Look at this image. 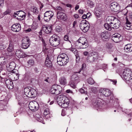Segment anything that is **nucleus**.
I'll list each match as a JSON object with an SVG mask.
<instances>
[{
	"instance_id": "obj_1",
	"label": "nucleus",
	"mask_w": 132,
	"mask_h": 132,
	"mask_svg": "<svg viewBox=\"0 0 132 132\" xmlns=\"http://www.w3.org/2000/svg\"><path fill=\"white\" fill-rule=\"evenodd\" d=\"M57 100L58 105L63 108L68 107L70 103V101L68 98L63 95L59 96Z\"/></svg>"
},
{
	"instance_id": "obj_2",
	"label": "nucleus",
	"mask_w": 132,
	"mask_h": 132,
	"mask_svg": "<svg viewBox=\"0 0 132 132\" xmlns=\"http://www.w3.org/2000/svg\"><path fill=\"white\" fill-rule=\"evenodd\" d=\"M57 62L59 64L61 65H65L68 62L67 55L64 53L60 54L57 57Z\"/></svg>"
},
{
	"instance_id": "obj_3",
	"label": "nucleus",
	"mask_w": 132,
	"mask_h": 132,
	"mask_svg": "<svg viewBox=\"0 0 132 132\" xmlns=\"http://www.w3.org/2000/svg\"><path fill=\"white\" fill-rule=\"evenodd\" d=\"M76 44L77 48L82 49L87 48L89 45L86 39L84 37L80 38Z\"/></svg>"
},
{
	"instance_id": "obj_4",
	"label": "nucleus",
	"mask_w": 132,
	"mask_h": 132,
	"mask_svg": "<svg viewBox=\"0 0 132 132\" xmlns=\"http://www.w3.org/2000/svg\"><path fill=\"white\" fill-rule=\"evenodd\" d=\"M62 90V88L60 86L54 84L51 87L49 92L52 94L57 95L61 92Z\"/></svg>"
},
{
	"instance_id": "obj_5",
	"label": "nucleus",
	"mask_w": 132,
	"mask_h": 132,
	"mask_svg": "<svg viewBox=\"0 0 132 132\" xmlns=\"http://www.w3.org/2000/svg\"><path fill=\"white\" fill-rule=\"evenodd\" d=\"M50 42L52 46L55 47L60 44V39L58 36L54 35L50 38Z\"/></svg>"
},
{
	"instance_id": "obj_6",
	"label": "nucleus",
	"mask_w": 132,
	"mask_h": 132,
	"mask_svg": "<svg viewBox=\"0 0 132 132\" xmlns=\"http://www.w3.org/2000/svg\"><path fill=\"white\" fill-rule=\"evenodd\" d=\"M122 77L124 80L129 81L132 79V72L129 69L125 70Z\"/></svg>"
},
{
	"instance_id": "obj_7",
	"label": "nucleus",
	"mask_w": 132,
	"mask_h": 132,
	"mask_svg": "<svg viewBox=\"0 0 132 132\" xmlns=\"http://www.w3.org/2000/svg\"><path fill=\"white\" fill-rule=\"evenodd\" d=\"M80 29L82 31L85 32L87 31L89 28V24L88 22L86 20H82L80 24Z\"/></svg>"
},
{
	"instance_id": "obj_8",
	"label": "nucleus",
	"mask_w": 132,
	"mask_h": 132,
	"mask_svg": "<svg viewBox=\"0 0 132 132\" xmlns=\"http://www.w3.org/2000/svg\"><path fill=\"white\" fill-rule=\"evenodd\" d=\"M22 43L21 47L24 49L28 48L30 45L29 39L27 36L23 38L22 40Z\"/></svg>"
},
{
	"instance_id": "obj_9",
	"label": "nucleus",
	"mask_w": 132,
	"mask_h": 132,
	"mask_svg": "<svg viewBox=\"0 0 132 132\" xmlns=\"http://www.w3.org/2000/svg\"><path fill=\"white\" fill-rule=\"evenodd\" d=\"M111 11L113 12H118L120 10V7L118 3L115 2L111 3L110 5Z\"/></svg>"
},
{
	"instance_id": "obj_10",
	"label": "nucleus",
	"mask_w": 132,
	"mask_h": 132,
	"mask_svg": "<svg viewBox=\"0 0 132 132\" xmlns=\"http://www.w3.org/2000/svg\"><path fill=\"white\" fill-rule=\"evenodd\" d=\"M29 107L31 111H36L38 109V105L36 101L31 102L29 104Z\"/></svg>"
},
{
	"instance_id": "obj_11",
	"label": "nucleus",
	"mask_w": 132,
	"mask_h": 132,
	"mask_svg": "<svg viewBox=\"0 0 132 132\" xmlns=\"http://www.w3.org/2000/svg\"><path fill=\"white\" fill-rule=\"evenodd\" d=\"M53 12L51 11H47L44 14V20L46 21H49L53 15Z\"/></svg>"
},
{
	"instance_id": "obj_12",
	"label": "nucleus",
	"mask_w": 132,
	"mask_h": 132,
	"mask_svg": "<svg viewBox=\"0 0 132 132\" xmlns=\"http://www.w3.org/2000/svg\"><path fill=\"white\" fill-rule=\"evenodd\" d=\"M57 16L58 19L63 20L64 21L66 20L67 19L66 15L64 13L60 11H58Z\"/></svg>"
},
{
	"instance_id": "obj_13",
	"label": "nucleus",
	"mask_w": 132,
	"mask_h": 132,
	"mask_svg": "<svg viewBox=\"0 0 132 132\" xmlns=\"http://www.w3.org/2000/svg\"><path fill=\"white\" fill-rule=\"evenodd\" d=\"M44 111V115L46 119L50 118V110L47 105H45L43 106Z\"/></svg>"
},
{
	"instance_id": "obj_14",
	"label": "nucleus",
	"mask_w": 132,
	"mask_h": 132,
	"mask_svg": "<svg viewBox=\"0 0 132 132\" xmlns=\"http://www.w3.org/2000/svg\"><path fill=\"white\" fill-rule=\"evenodd\" d=\"M100 92L106 97L109 96L110 94V93H111V92L110 90L105 88L101 89L100 90Z\"/></svg>"
},
{
	"instance_id": "obj_15",
	"label": "nucleus",
	"mask_w": 132,
	"mask_h": 132,
	"mask_svg": "<svg viewBox=\"0 0 132 132\" xmlns=\"http://www.w3.org/2000/svg\"><path fill=\"white\" fill-rule=\"evenodd\" d=\"M21 29V26L19 24H14L11 27L12 30L15 32H18Z\"/></svg>"
},
{
	"instance_id": "obj_16",
	"label": "nucleus",
	"mask_w": 132,
	"mask_h": 132,
	"mask_svg": "<svg viewBox=\"0 0 132 132\" xmlns=\"http://www.w3.org/2000/svg\"><path fill=\"white\" fill-rule=\"evenodd\" d=\"M121 35L118 34H116L113 35L112 39L114 42L118 43L121 41Z\"/></svg>"
},
{
	"instance_id": "obj_17",
	"label": "nucleus",
	"mask_w": 132,
	"mask_h": 132,
	"mask_svg": "<svg viewBox=\"0 0 132 132\" xmlns=\"http://www.w3.org/2000/svg\"><path fill=\"white\" fill-rule=\"evenodd\" d=\"M15 66V63L14 62H12L8 64L6 67L7 70L9 71H11L14 69Z\"/></svg>"
},
{
	"instance_id": "obj_18",
	"label": "nucleus",
	"mask_w": 132,
	"mask_h": 132,
	"mask_svg": "<svg viewBox=\"0 0 132 132\" xmlns=\"http://www.w3.org/2000/svg\"><path fill=\"white\" fill-rule=\"evenodd\" d=\"M5 81L7 88L10 89H12L13 87V82L10 79L5 78Z\"/></svg>"
},
{
	"instance_id": "obj_19",
	"label": "nucleus",
	"mask_w": 132,
	"mask_h": 132,
	"mask_svg": "<svg viewBox=\"0 0 132 132\" xmlns=\"http://www.w3.org/2000/svg\"><path fill=\"white\" fill-rule=\"evenodd\" d=\"M104 102L103 101H101L100 100L96 101L94 103V106L95 108H98L100 109H101L104 106Z\"/></svg>"
},
{
	"instance_id": "obj_20",
	"label": "nucleus",
	"mask_w": 132,
	"mask_h": 132,
	"mask_svg": "<svg viewBox=\"0 0 132 132\" xmlns=\"http://www.w3.org/2000/svg\"><path fill=\"white\" fill-rule=\"evenodd\" d=\"M51 60V59L47 55L45 62V65L47 67L50 68L52 67V64Z\"/></svg>"
},
{
	"instance_id": "obj_21",
	"label": "nucleus",
	"mask_w": 132,
	"mask_h": 132,
	"mask_svg": "<svg viewBox=\"0 0 132 132\" xmlns=\"http://www.w3.org/2000/svg\"><path fill=\"white\" fill-rule=\"evenodd\" d=\"M116 18L113 16H108L106 19V21L107 23H110L113 24L114 20Z\"/></svg>"
},
{
	"instance_id": "obj_22",
	"label": "nucleus",
	"mask_w": 132,
	"mask_h": 132,
	"mask_svg": "<svg viewBox=\"0 0 132 132\" xmlns=\"http://www.w3.org/2000/svg\"><path fill=\"white\" fill-rule=\"evenodd\" d=\"M42 30L47 34L50 33L52 30L51 27L50 26H43Z\"/></svg>"
},
{
	"instance_id": "obj_23",
	"label": "nucleus",
	"mask_w": 132,
	"mask_h": 132,
	"mask_svg": "<svg viewBox=\"0 0 132 132\" xmlns=\"http://www.w3.org/2000/svg\"><path fill=\"white\" fill-rule=\"evenodd\" d=\"M24 92L25 95L28 97H32V93L31 92V88H24Z\"/></svg>"
},
{
	"instance_id": "obj_24",
	"label": "nucleus",
	"mask_w": 132,
	"mask_h": 132,
	"mask_svg": "<svg viewBox=\"0 0 132 132\" xmlns=\"http://www.w3.org/2000/svg\"><path fill=\"white\" fill-rule=\"evenodd\" d=\"M120 24V22L118 19L116 18L114 20V22L113 24V29H117L118 28Z\"/></svg>"
},
{
	"instance_id": "obj_25",
	"label": "nucleus",
	"mask_w": 132,
	"mask_h": 132,
	"mask_svg": "<svg viewBox=\"0 0 132 132\" xmlns=\"http://www.w3.org/2000/svg\"><path fill=\"white\" fill-rule=\"evenodd\" d=\"M124 49L127 52H130L132 51V44H128L126 45L124 47Z\"/></svg>"
},
{
	"instance_id": "obj_26",
	"label": "nucleus",
	"mask_w": 132,
	"mask_h": 132,
	"mask_svg": "<svg viewBox=\"0 0 132 132\" xmlns=\"http://www.w3.org/2000/svg\"><path fill=\"white\" fill-rule=\"evenodd\" d=\"M126 24L124 26L125 28L128 30L132 29V25L131 23L129 21L128 19L126 18Z\"/></svg>"
},
{
	"instance_id": "obj_27",
	"label": "nucleus",
	"mask_w": 132,
	"mask_h": 132,
	"mask_svg": "<svg viewBox=\"0 0 132 132\" xmlns=\"http://www.w3.org/2000/svg\"><path fill=\"white\" fill-rule=\"evenodd\" d=\"M100 36L101 38L104 40V39H107L110 37V35L108 32L106 31H104V32H102Z\"/></svg>"
},
{
	"instance_id": "obj_28",
	"label": "nucleus",
	"mask_w": 132,
	"mask_h": 132,
	"mask_svg": "<svg viewBox=\"0 0 132 132\" xmlns=\"http://www.w3.org/2000/svg\"><path fill=\"white\" fill-rule=\"evenodd\" d=\"M1 60H3V61H0V72L3 70L4 66L6 63V60L4 58L2 57L1 58Z\"/></svg>"
},
{
	"instance_id": "obj_29",
	"label": "nucleus",
	"mask_w": 132,
	"mask_h": 132,
	"mask_svg": "<svg viewBox=\"0 0 132 132\" xmlns=\"http://www.w3.org/2000/svg\"><path fill=\"white\" fill-rule=\"evenodd\" d=\"M59 81L60 84L63 85H66L67 81L66 78L64 77H61L59 79Z\"/></svg>"
},
{
	"instance_id": "obj_30",
	"label": "nucleus",
	"mask_w": 132,
	"mask_h": 132,
	"mask_svg": "<svg viewBox=\"0 0 132 132\" xmlns=\"http://www.w3.org/2000/svg\"><path fill=\"white\" fill-rule=\"evenodd\" d=\"M95 11L96 16H99L102 14L103 10L101 8L98 7L95 9Z\"/></svg>"
},
{
	"instance_id": "obj_31",
	"label": "nucleus",
	"mask_w": 132,
	"mask_h": 132,
	"mask_svg": "<svg viewBox=\"0 0 132 132\" xmlns=\"http://www.w3.org/2000/svg\"><path fill=\"white\" fill-rule=\"evenodd\" d=\"M113 25L111 23L106 22L104 24V26L106 29L110 31L112 30V28H113Z\"/></svg>"
},
{
	"instance_id": "obj_32",
	"label": "nucleus",
	"mask_w": 132,
	"mask_h": 132,
	"mask_svg": "<svg viewBox=\"0 0 132 132\" xmlns=\"http://www.w3.org/2000/svg\"><path fill=\"white\" fill-rule=\"evenodd\" d=\"M36 118L37 120L43 123V119L41 115L39 114H36Z\"/></svg>"
},
{
	"instance_id": "obj_33",
	"label": "nucleus",
	"mask_w": 132,
	"mask_h": 132,
	"mask_svg": "<svg viewBox=\"0 0 132 132\" xmlns=\"http://www.w3.org/2000/svg\"><path fill=\"white\" fill-rule=\"evenodd\" d=\"M23 52L20 51L18 50L16 51V55L19 58L23 57Z\"/></svg>"
},
{
	"instance_id": "obj_34",
	"label": "nucleus",
	"mask_w": 132,
	"mask_h": 132,
	"mask_svg": "<svg viewBox=\"0 0 132 132\" xmlns=\"http://www.w3.org/2000/svg\"><path fill=\"white\" fill-rule=\"evenodd\" d=\"M17 14L18 16L21 17L22 18H24L25 17V13L23 11H18L17 12Z\"/></svg>"
},
{
	"instance_id": "obj_35",
	"label": "nucleus",
	"mask_w": 132,
	"mask_h": 132,
	"mask_svg": "<svg viewBox=\"0 0 132 132\" xmlns=\"http://www.w3.org/2000/svg\"><path fill=\"white\" fill-rule=\"evenodd\" d=\"M93 57L90 55H89L87 57V61L88 62L91 63L95 61Z\"/></svg>"
},
{
	"instance_id": "obj_36",
	"label": "nucleus",
	"mask_w": 132,
	"mask_h": 132,
	"mask_svg": "<svg viewBox=\"0 0 132 132\" xmlns=\"http://www.w3.org/2000/svg\"><path fill=\"white\" fill-rule=\"evenodd\" d=\"M19 75L18 73H13L12 74V78L14 80H15L19 79Z\"/></svg>"
},
{
	"instance_id": "obj_37",
	"label": "nucleus",
	"mask_w": 132,
	"mask_h": 132,
	"mask_svg": "<svg viewBox=\"0 0 132 132\" xmlns=\"http://www.w3.org/2000/svg\"><path fill=\"white\" fill-rule=\"evenodd\" d=\"M90 55H91L93 57L95 61L98 58V54L96 52H93Z\"/></svg>"
},
{
	"instance_id": "obj_38",
	"label": "nucleus",
	"mask_w": 132,
	"mask_h": 132,
	"mask_svg": "<svg viewBox=\"0 0 132 132\" xmlns=\"http://www.w3.org/2000/svg\"><path fill=\"white\" fill-rule=\"evenodd\" d=\"M87 5L91 8L93 7L94 6L93 2L90 0H88L87 1Z\"/></svg>"
},
{
	"instance_id": "obj_39",
	"label": "nucleus",
	"mask_w": 132,
	"mask_h": 132,
	"mask_svg": "<svg viewBox=\"0 0 132 132\" xmlns=\"http://www.w3.org/2000/svg\"><path fill=\"white\" fill-rule=\"evenodd\" d=\"M31 93H32V98L35 97L36 96L37 94L36 90L33 88H31Z\"/></svg>"
},
{
	"instance_id": "obj_40",
	"label": "nucleus",
	"mask_w": 132,
	"mask_h": 132,
	"mask_svg": "<svg viewBox=\"0 0 132 132\" xmlns=\"http://www.w3.org/2000/svg\"><path fill=\"white\" fill-rule=\"evenodd\" d=\"M78 76L75 75L72 76V81L75 82V83H77L78 82Z\"/></svg>"
},
{
	"instance_id": "obj_41",
	"label": "nucleus",
	"mask_w": 132,
	"mask_h": 132,
	"mask_svg": "<svg viewBox=\"0 0 132 132\" xmlns=\"http://www.w3.org/2000/svg\"><path fill=\"white\" fill-rule=\"evenodd\" d=\"M31 10L33 13L35 14L38 13V9L37 7H33L31 8Z\"/></svg>"
},
{
	"instance_id": "obj_42",
	"label": "nucleus",
	"mask_w": 132,
	"mask_h": 132,
	"mask_svg": "<svg viewBox=\"0 0 132 132\" xmlns=\"http://www.w3.org/2000/svg\"><path fill=\"white\" fill-rule=\"evenodd\" d=\"M77 84L76 83H75V82H73L71 80L70 82V87L74 89L76 88V84Z\"/></svg>"
},
{
	"instance_id": "obj_43",
	"label": "nucleus",
	"mask_w": 132,
	"mask_h": 132,
	"mask_svg": "<svg viewBox=\"0 0 132 132\" xmlns=\"http://www.w3.org/2000/svg\"><path fill=\"white\" fill-rule=\"evenodd\" d=\"M87 82L88 84L91 85L93 84L94 83V81L91 78H88L87 80Z\"/></svg>"
},
{
	"instance_id": "obj_44",
	"label": "nucleus",
	"mask_w": 132,
	"mask_h": 132,
	"mask_svg": "<svg viewBox=\"0 0 132 132\" xmlns=\"http://www.w3.org/2000/svg\"><path fill=\"white\" fill-rule=\"evenodd\" d=\"M28 65L30 66L33 65L34 64V62L32 59H30L27 62Z\"/></svg>"
},
{
	"instance_id": "obj_45",
	"label": "nucleus",
	"mask_w": 132,
	"mask_h": 132,
	"mask_svg": "<svg viewBox=\"0 0 132 132\" xmlns=\"http://www.w3.org/2000/svg\"><path fill=\"white\" fill-rule=\"evenodd\" d=\"M106 46L107 48L109 50L112 47V44L111 43H107L106 45Z\"/></svg>"
},
{
	"instance_id": "obj_46",
	"label": "nucleus",
	"mask_w": 132,
	"mask_h": 132,
	"mask_svg": "<svg viewBox=\"0 0 132 132\" xmlns=\"http://www.w3.org/2000/svg\"><path fill=\"white\" fill-rule=\"evenodd\" d=\"M70 50L72 52L74 53L75 54H77L78 53V52L77 51L76 49L75 48H71L70 49Z\"/></svg>"
},
{
	"instance_id": "obj_47",
	"label": "nucleus",
	"mask_w": 132,
	"mask_h": 132,
	"mask_svg": "<svg viewBox=\"0 0 132 132\" xmlns=\"http://www.w3.org/2000/svg\"><path fill=\"white\" fill-rule=\"evenodd\" d=\"M76 57V61L77 62H78L80 60V57L78 53L77 54H75Z\"/></svg>"
},
{
	"instance_id": "obj_48",
	"label": "nucleus",
	"mask_w": 132,
	"mask_h": 132,
	"mask_svg": "<svg viewBox=\"0 0 132 132\" xmlns=\"http://www.w3.org/2000/svg\"><path fill=\"white\" fill-rule=\"evenodd\" d=\"M55 30L57 32H59L61 31V28L59 26H57L56 27Z\"/></svg>"
},
{
	"instance_id": "obj_49",
	"label": "nucleus",
	"mask_w": 132,
	"mask_h": 132,
	"mask_svg": "<svg viewBox=\"0 0 132 132\" xmlns=\"http://www.w3.org/2000/svg\"><path fill=\"white\" fill-rule=\"evenodd\" d=\"M128 12V10L126 9H125L122 11V14L124 15H126Z\"/></svg>"
},
{
	"instance_id": "obj_50",
	"label": "nucleus",
	"mask_w": 132,
	"mask_h": 132,
	"mask_svg": "<svg viewBox=\"0 0 132 132\" xmlns=\"http://www.w3.org/2000/svg\"><path fill=\"white\" fill-rule=\"evenodd\" d=\"M56 8L58 10L57 11H60L61 12V11H64V10H63L61 7L60 6H57Z\"/></svg>"
},
{
	"instance_id": "obj_51",
	"label": "nucleus",
	"mask_w": 132,
	"mask_h": 132,
	"mask_svg": "<svg viewBox=\"0 0 132 132\" xmlns=\"http://www.w3.org/2000/svg\"><path fill=\"white\" fill-rule=\"evenodd\" d=\"M80 92L82 94L84 93L85 94H87V92H85L84 90L82 89H79Z\"/></svg>"
},
{
	"instance_id": "obj_52",
	"label": "nucleus",
	"mask_w": 132,
	"mask_h": 132,
	"mask_svg": "<svg viewBox=\"0 0 132 132\" xmlns=\"http://www.w3.org/2000/svg\"><path fill=\"white\" fill-rule=\"evenodd\" d=\"M7 50L9 52H11L13 50V47L9 46Z\"/></svg>"
},
{
	"instance_id": "obj_53",
	"label": "nucleus",
	"mask_w": 132,
	"mask_h": 132,
	"mask_svg": "<svg viewBox=\"0 0 132 132\" xmlns=\"http://www.w3.org/2000/svg\"><path fill=\"white\" fill-rule=\"evenodd\" d=\"M73 27L75 28L77 26V21H74L73 23Z\"/></svg>"
},
{
	"instance_id": "obj_54",
	"label": "nucleus",
	"mask_w": 132,
	"mask_h": 132,
	"mask_svg": "<svg viewBox=\"0 0 132 132\" xmlns=\"http://www.w3.org/2000/svg\"><path fill=\"white\" fill-rule=\"evenodd\" d=\"M109 96V97L110 98L111 100H112L114 99V98L113 97V94H112L111 93H110V94Z\"/></svg>"
},
{
	"instance_id": "obj_55",
	"label": "nucleus",
	"mask_w": 132,
	"mask_h": 132,
	"mask_svg": "<svg viewBox=\"0 0 132 132\" xmlns=\"http://www.w3.org/2000/svg\"><path fill=\"white\" fill-rule=\"evenodd\" d=\"M5 47L2 44H0V50H2L4 49Z\"/></svg>"
},
{
	"instance_id": "obj_56",
	"label": "nucleus",
	"mask_w": 132,
	"mask_h": 132,
	"mask_svg": "<svg viewBox=\"0 0 132 132\" xmlns=\"http://www.w3.org/2000/svg\"><path fill=\"white\" fill-rule=\"evenodd\" d=\"M64 39L65 41L69 40V37L68 35H65L64 38Z\"/></svg>"
},
{
	"instance_id": "obj_57",
	"label": "nucleus",
	"mask_w": 132,
	"mask_h": 132,
	"mask_svg": "<svg viewBox=\"0 0 132 132\" xmlns=\"http://www.w3.org/2000/svg\"><path fill=\"white\" fill-rule=\"evenodd\" d=\"M110 80L111 82H112L113 84L114 85H115L117 82V81L116 80L110 79Z\"/></svg>"
},
{
	"instance_id": "obj_58",
	"label": "nucleus",
	"mask_w": 132,
	"mask_h": 132,
	"mask_svg": "<svg viewBox=\"0 0 132 132\" xmlns=\"http://www.w3.org/2000/svg\"><path fill=\"white\" fill-rule=\"evenodd\" d=\"M87 16H87V15H86V14H84L82 16V18L83 19H86V18H87Z\"/></svg>"
},
{
	"instance_id": "obj_59",
	"label": "nucleus",
	"mask_w": 132,
	"mask_h": 132,
	"mask_svg": "<svg viewBox=\"0 0 132 132\" xmlns=\"http://www.w3.org/2000/svg\"><path fill=\"white\" fill-rule=\"evenodd\" d=\"M4 0H0V6H2L3 5Z\"/></svg>"
},
{
	"instance_id": "obj_60",
	"label": "nucleus",
	"mask_w": 132,
	"mask_h": 132,
	"mask_svg": "<svg viewBox=\"0 0 132 132\" xmlns=\"http://www.w3.org/2000/svg\"><path fill=\"white\" fill-rule=\"evenodd\" d=\"M79 13L81 14H82L84 13V11L83 10L80 9L79 10Z\"/></svg>"
},
{
	"instance_id": "obj_61",
	"label": "nucleus",
	"mask_w": 132,
	"mask_h": 132,
	"mask_svg": "<svg viewBox=\"0 0 132 132\" xmlns=\"http://www.w3.org/2000/svg\"><path fill=\"white\" fill-rule=\"evenodd\" d=\"M66 93H72V91L71 90H70V89L67 90H66Z\"/></svg>"
},
{
	"instance_id": "obj_62",
	"label": "nucleus",
	"mask_w": 132,
	"mask_h": 132,
	"mask_svg": "<svg viewBox=\"0 0 132 132\" xmlns=\"http://www.w3.org/2000/svg\"><path fill=\"white\" fill-rule=\"evenodd\" d=\"M74 16L75 18L78 19L79 17V16L78 14H76L74 15Z\"/></svg>"
},
{
	"instance_id": "obj_63",
	"label": "nucleus",
	"mask_w": 132,
	"mask_h": 132,
	"mask_svg": "<svg viewBox=\"0 0 132 132\" xmlns=\"http://www.w3.org/2000/svg\"><path fill=\"white\" fill-rule=\"evenodd\" d=\"M66 6L68 7L71 8V7L72 5L70 4H68L66 5Z\"/></svg>"
},
{
	"instance_id": "obj_64",
	"label": "nucleus",
	"mask_w": 132,
	"mask_h": 132,
	"mask_svg": "<svg viewBox=\"0 0 132 132\" xmlns=\"http://www.w3.org/2000/svg\"><path fill=\"white\" fill-rule=\"evenodd\" d=\"M129 17L132 20V12L130 13Z\"/></svg>"
}]
</instances>
